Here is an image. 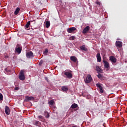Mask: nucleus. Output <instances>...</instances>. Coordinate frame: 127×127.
Returning a JSON list of instances; mask_svg holds the SVG:
<instances>
[{
    "label": "nucleus",
    "instance_id": "f704fd0d",
    "mask_svg": "<svg viewBox=\"0 0 127 127\" xmlns=\"http://www.w3.org/2000/svg\"><path fill=\"white\" fill-rule=\"evenodd\" d=\"M45 80H46V81H47V82H49V79L47 77H45Z\"/></svg>",
    "mask_w": 127,
    "mask_h": 127
},
{
    "label": "nucleus",
    "instance_id": "a878e982",
    "mask_svg": "<svg viewBox=\"0 0 127 127\" xmlns=\"http://www.w3.org/2000/svg\"><path fill=\"white\" fill-rule=\"evenodd\" d=\"M38 118L39 121H44V117L41 115L39 116L38 117Z\"/></svg>",
    "mask_w": 127,
    "mask_h": 127
},
{
    "label": "nucleus",
    "instance_id": "5701e85b",
    "mask_svg": "<svg viewBox=\"0 0 127 127\" xmlns=\"http://www.w3.org/2000/svg\"><path fill=\"white\" fill-rule=\"evenodd\" d=\"M5 72L7 73V74H9V73L11 72V70L9 69L8 67L5 68Z\"/></svg>",
    "mask_w": 127,
    "mask_h": 127
},
{
    "label": "nucleus",
    "instance_id": "423d86ee",
    "mask_svg": "<svg viewBox=\"0 0 127 127\" xmlns=\"http://www.w3.org/2000/svg\"><path fill=\"white\" fill-rule=\"evenodd\" d=\"M116 46L117 48H121L123 47V42L117 41L116 42Z\"/></svg>",
    "mask_w": 127,
    "mask_h": 127
},
{
    "label": "nucleus",
    "instance_id": "72a5a7b5",
    "mask_svg": "<svg viewBox=\"0 0 127 127\" xmlns=\"http://www.w3.org/2000/svg\"><path fill=\"white\" fill-rule=\"evenodd\" d=\"M48 53V49H46L45 52H44V53Z\"/></svg>",
    "mask_w": 127,
    "mask_h": 127
},
{
    "label": "nucleus",
    "instance_id": "ddd939ff",
    "mask_svg": "<svg viewBox=\"0 0 127 127\" xmlns=\"http://www.w3.org/2000/svg\"><path fill=\"white\" fill-rule=\"evenodd\" d=\"M110 60L113 63H116V62H117V59H116V58H115L114 56H111L110 57Z\"/></svg>",
    "mask_w": 127,
    "mask_h": 127
},
{
    "label": "nucleus",
    "instance_id": "f03ea898",
    "mask_svg": "<svg viewBox=\"0 0 127 127\" xmlns=\"http://www.w3.org/2000/svg\"><path fill=\"white\" fill-rule=\"evenodd\" d=\"M19 79L21 81H24L25 80V76L24 75V71L21 70L19 73Z\"/></svg>",
    "mask_w": 127,
    "mask_h": 127
},
{
    "label": "nucleus",
    "instance_id": "39448f33",
    "mask_svg": "<svg viewBox=\"0 0 127 127\" xmlns=\"http://www.w3.org/2000/svg\"><path fill=\"white\" fill-rule=\"evenodd\" d=\"M77 30V28H76L75 27H70L69 28L67 29V32H68V33H75V32H74V31Z\"/></svg>",
    "mask_w": 127,
    "mask_h": 127
},
{
    "label": "nucleus",
    "instance_id": "412c9836",
    "mask_svg": "<svg viewBox=\"0 0 127 127\" xmlns=\"http://www.w3.org/2000/svg\"><path fill=\"white\" fill-rule=\"evenodd\" d=\"M32 22V21H29L27 22L25 26V28H28L29 27V26L30 25V22Z\"/></svg>",
    "mask_w": 127,
    "mask_h": 127
},
{
    "label": "nucleus",
    "instance_id": "2eb2a0df",
    "mask_svg": "<svg viewBox=\"0 0 127 127\" xmlns=\"http://www.w3.org/2000/svg\"><path fill=\"white\" fill-rule=\"evenodd\" d=\"M34 100V98L32 96H26L25 97V101H33Z\"/></svg>",
    "mask_w": 127,
    "mask_h": 127
},
{
    "label": "nucleus",
    "instance_id": "473e14b6",
    "mask_svg": "<svg viewBox=\"0 0 127 127\" xmlns=\"http://www.w3.org/2000/svg\"><path fill=\"white\" fill-rule=\"evenodd\" d=\"M96 3L98 5H101V3L99 1H96Z\"/></svg>",
    "mask_w": 127,
    "mask_h": 127
},
{
    "label": "nucleus",
    "instance_id": "1a4fd4ad",
    "mask_svg": "<svg viewBox=\"0 0 127 127\" xmlns=\"http://www.w3.org/2000/svg\"><path fill=\"white\" fill-rule=\"evenodd\" d=\"M89 30H90V26H87L83 30L82 33H83V34H85V33H87V32H88V31H89Z\"/></svg>",
    "mask_w": 127,
    "mask_h": 127
},
{
    "label": "nucleus",
    "instance_id": "0eeeda50",
    "mask_svg": "<svg viewBox=\"0 0 127 127\" xmlns=\"http://www.w3.org/2000/svg\"><path fill=\"white\" fill-rule=\"evenodd\" d=\"M27 58H33L34 56H33V53L31 51L27 52L26 54Z\"/></svg>",
    "mask_w": 127,
    "mask_h": 127
},
{
    "label": "nucleus",
    "instance_id": "dca6fc26",
    "mask_svg": "<svg viewBox=\"0 0 127 127\" xmlns=\"http://www.w3.org/2000/svg\"><path fill=\"white\" fill-rule=\"evenodd\" d=\"M80 50H82V51H88V49L86 48L85 45H83L80 46Z\"/></svg>",
    "mask_w": 127,
    "mask_h": 127
},
{
    "label": "nucleus",
    "instance_id": "a211bd4d",
    "mask_svg": "<svg viewBox=\"0 0 127 127\" xmlns=\"http://www.w3.org/2000/svg\"><path fill=\"white\" fill-rule=\"evenodd\" d=\"M62 91H64V92H68V90H69V89L67 86H63L62 87Z\"/></svg>",
    "mask_w": 127,
    "mask_h": 127
},
{
    "label": "nucleus",
    "instance_id": "b1692460",
    "mask_svg": "<svg viewBox=\"0 0 127 127\" xmlns=\"http://www.w3.org/2000/svg\"><path fill=\"white\" fill-rule=\"evenodd\" d=\"M77 107L78 105L76 103H74L72 104L70 108H71V109H76V108H77Z\"/></svg>",
    "mask_w": 127,
    "mask_h": 127
},
{
    "label": "nucleus",
    "instance_id": "9b49d317",
    "mask_svg": "<svg viewBox=\"0 0 127 127\" xmlns=\"http://www.w3.org/2000/svg\"><path fill=\"white\" fill-rule=\"evenodd\" d=\"M5 113L6 115H9L10 114V110H9V107L8 106L5 107Z\"/></svg>",
    "mask_w": 127,
    "mask_h": 127
},
{
    "label": "nucleus",
    "instance_id": "f8f14e48",
    "mask_svg": "<svg viewBox=\"0 0 127 127\" xmlns=\"http://www.w3.org/2000/svg\"><path fill=\"white\" fill-rule=\"evenodd\" d=\"M96 58L97 62H101L102 61V58H101V54H100V53H98L97 54Z\"/></svg>",
    "mask_w": 127,
    "mask_h": 127
},
{
    "label": "nucleus",
    "instance_id": "f257e3e1",
    "mask_svg": "<svg viewBox=\"0 0 127 127\" xmlns=\"http://www.w3.org/2000/svg\"><path fill=\"white\" fill-rule=\"evenodd\" d=\"M64 74L69 79H71L73 77V74H72V71L70 69H66L65 71H64Z\"/></svg>",
    "mask_w": 127,
    "mask_h": 127
},
{
    "label": "nucleus",
    "instance_id": "aec40b11",
    "mask_svg": "<svg viewBox=\"0 0 127 127\" xmlns=\"http://www.w3.org/2000/svg\"><path fill=\"white\" fill-rule=\"evenodd\" d=\"M46 27H47V28H49V27L50 26V21H46Z\"/></svg>",
    "mask_w": 127,
    "mask_h": 127
},
{
    "label": "nucleus",
    "instance_id": "7c9ffc66",
    "mask_svg": "<svg viewBox=\"0 0 127 127\" xmlns=\"http://www.w3.org/2000/svg\"><path fill=\"white\" fill-rule=\"evenodd\" d=\"M98 78H99V79H102V74L99 73L98 75H97Z\"/></svg>",
    "mask_w": 127,
    "mask_h": 127
},
{
    "label": "nucleus",
    "instance_id": "9d476101",
    "mask_svg": "<svg viewBox=\"0 0 127 127\" xmlns=\"http://www.w3.org/2000/svg\"><path fill=\"white\" fill-rule=\"evenodd\" d=\"M103 62L104 64L105 68H106V69H108V68H110V64H109V63L108 62H107L105 60H103Z\"/></svg>",
    "mask_w": 127,
    "mask_h": 127
},
{
    "label": "nucleus",
    "instance_id": "c85d7f7f",
    "mask_svg": "<svg viewBox=\"0 0 127 127\" xmlns=\"http://www.w3.org/2000/svg\"><path fill=\"white\" fill-rule=\"evenodd\" d=\"M4 56L5 58H9V56H8V55L6 53L4 54Z\"/></svg>",
    "mask_w": 127,
    "mask_h": 127
},
{
    "label": "nucleus",
    "instance_id": "2f4dec72",
    "mask_svg": "<svg viewBox=\"0 0 127 127\" xmlns=\"http://www.w3.org/2000/svg\"><path fill=\"white\" fill-rule=\"evenodd\" d=\"M39 65L40 66H41V65H42V64H43V61H41L40 62H39Z\"/></svg>",
    "mask_w": 127,
    "mask_h": 127
},
{
    "label": "nucleus",
    "instance_id": "e433bc0d",
    "mask_svg": "<svg viewBox=\"0 0 127 127\" xmlns=\"http://www.w3.org/2000/svg\"><path fill=\"white\" fill-rule=\"evenodd\" d=\"M27 30H28L29 29H27Z\"/></svg>",
    "mask_w": 127,
    "mask_h": 127
},
{
    "label": "nucleus",
    "instance_id": "20e7f679",
    "mask_svg": "<svg viewBox=\"0 0 127 127\" xmlns=\"http://www.w3.org/2000/svg\"><path fill=\"white\" fill-rule=\"evenodd\" d=\"M84 81H85V83H86V84L91 83V82H92V76H91V75L88 74Z\"/></svg>",
    "mask_w": 127,
    "mask_h": 127
},
{
    "label": "nucleus",
    "instance_id": "4468645a",
    "mask_svg": "<svg viewBox=\"0 0 127 127\" xmlns=\"http://www.w3.org/2000/svg\"><path fill=\"white\" fill-rule=\"evenodd\" d=\"M70 60L73 61V62H74V63H76V62L78 61V59L75 56L70 57Z\"/></svg>",
    "mask_w": 127,
    "mask_h": 127
},
{
    "label": "nucleus",
    "instance_id": "c756f323",
    "mask_svg": "<svg viewBox=\"0 0 127 127\" xmlns=\"http://www.w3.org/2000/svg\"><path fill=\"white\" fill-rule=\"evenodd\" d=\"M75 36H72L70 37V40H75Z\"/></svg>",
    "mask_w": 127,
    "mask_h": 127
},
{
    "label": "nucleus",
    "instance_id": "4be33fe9",
    "mask_svg": "<svg viewBox=\"0 0 127 127\" xmlns=\"http://www.w3.org/2000/svg\"><path fill=\"white\" fill-rule=\"evenodd\" d=\"M44 115L45 117V118H46L47 119H48V118H49L50 115H49V113H48V112L45 111L44 113Z\"/></svg>",
    "mask_w": 127,
    "mask_h": 127
},
{
    "label": "nucleus",
    "instance_id": "bb28decb",
    "mask_svg": "<svg viewBox=\"0 0 127 127\" xmlns=\"http://www.w3.org/2000/svg\"><path fill=\"white\" fill-rule=\"evenodd\" d=\"M96 71L100 73L102 71V69L98 66H96Z\"/></svg>",
    "mask_w": 127,
    "mask_h": 127
},
{
    "label": "nucleus",
    "instance_id": "4c0bfd02",
    "mask_svg": "<svg viewBox=\"0 0 127 127\" xmlns=\"http://www.w3.org/2000/svg\"><path fill=\"white\" fill-rule=\"evenodd\" d=\"M72 44L70 43V44Z\"/></svg>",
    "mask_w": 127,
    "mask_h": 127
},
{
    "label": "nucleus",
    "instance_id": "f3484780",
    "mask_svg": "<svg viewBox=\"0 0 127 127\" xmlns=\"http://www.w3.org/2000/svg\"><path fill=\"white\" fill-rule=\"evenodd\" d=\"M34 125L35 126L39 127L40 126H41V123L39 121H37L35 120L34 121Z\"/></svg>",
    "mask_w": 127,
    "mask_h": 127
},
{
    "label": "nucleus",
    "instance_id": "c9c22d12",
    "mask_svg": "<svg viewBox=\"0 0 127 127\" xmlns=\"http://www.w3.org/2000/svg\"><path fill=\"white\" fill-rule=\"evenodd\" d=\"M15 90H18V87H16Z\"/></svg>",
    "mask_w": 127,
    "mask_h": 127
},
{
    "label": "nucleus",
    "instance_id": "6e6552de",
    "mask_svg": "<svg viewBox=\"0 0 127 127\" xmlns=\"http://www.w3.org/2000/svg\"><path fill=\"white\" fill-rule=\"evenodd\" d=\"M96 86L98 87V88H99L100 93H101V94H103V93H104V89H103V87H102L101 84L97 83Z\"/></svg>",
    "mask_w": 127,
    "mask_h": 127
},
{
    "label": "nucleus",
    "instance_id": "393cba45",
    "mask_svg": "<svg viewBox=\"0 0 127 127\" xmlns=\"http://www.w3.org/2000/svg\"><path fill=\"white\" fill-rule=\"evenodd\" d=\"M55 104V102H54V100H50L49 102V105H50L51 106H53Z\"/></svg>",
    "mask_w": 127,
    "mask_h": 127
},
{
    "label": "nucleus",
    "instance_id": "cd10ccee",
    "mask_svg": "<svg viewBox=\"0 0 127 127\" xmlns=\"http://www.w3.org/2000/svg\"><path fill=\"white\" fill-rule=\"evenodd\" d=\"M3 99V96L2 95V94L0 93V101H2Z\"/></svg>",
    "mask_w": 127,
    "mask_h": 127
},
{
    "label": "nucleus",
    "instance_id": "7ed1b4c3",
    "mask_svg": "<svg viewBox=\"0 0 127 127\" xmlns=\"http://www.w3.org/2000/svg\"><path fill=\"white\" fill-rule=\"evenodd\" d=\"M17 48H16L15 49V52H16L18 54H20L22 51V47H20V45L18 44H17Z\"/></svg>",
    "mask_w": 127,
    "mask_h": 127
},
{
    "label": "nucleus",
    "instance_id": "6ab92c4d",
    "mask_svg": "<svg viewBox=\"0 0 127 127\" xmlns=\"http://www.w3.org/2000/svg\"><path fill=\"white\" fill-rule=\"evenodd\" d=\"M19 10H20V8H19V7H17L16 8V10L14 11L15 15H17V14H18V13L19 12Z\"/></svg>",
    "mask_w": 127,
    "mask_h": 127
}]
</instances>
